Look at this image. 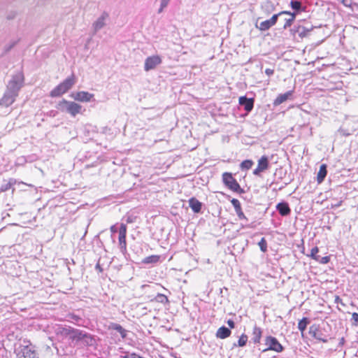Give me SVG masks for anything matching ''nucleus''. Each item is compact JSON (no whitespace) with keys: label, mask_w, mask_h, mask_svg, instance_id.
Returning <instances> with one entry per match:
<instances>
[{"label":"nucleus","mask_w":358,"mask_h":358,"mask_svg":"<svg viewBox=\"0 0 358 358\" xmlns=\"http://www.w3.org/2000/svg\"><path fill=\"white\" fill-rule=\"evenodd\" d=\"M83 334L84 332L83 331L72 328L69 336V338L73 341H80L83 338Z\"/></svg>","instance_id":"obj_21"},{"label":"nucleus","mask_w":358,"mask_h":358,"mask_svg":"<svg viewBox=\"0 0 358 358\" xmlns=\"http://www.w3.org/2000/svg\"><path fill=\"white\" fill-rule=\"evenodd\" d=\"M151 301H155L164 305L169 303L168 297L162 294H157V295L153 299H152Z\"/></svg>","instance_id":"obj_28"},{"label":"nucleus","mask_w":358,"mask_h":358,"mask_svg":"<svg viewBox=\"0 0 358 358\" xmlns=\"http://www.w3.org/2000/svg\"><path fill=\"white\" fill-rule=\"evenodd\" d=\"M339 131H340L343 135H344V136H348V135H350V134H349V133H345V132L343 131V129H341L339 130Z\"/></svg>","instance_id":"obj_50"},{"label":"nucleus","mask_w":358,"mask_h":358,"mask_svg":"<svg viewBox=\"0 0 358 358\" xmlns=\"http://www.w3.org/2000/svg\"><path fill=\"white\" fill-rule=\"evenodd\" d=\"M318 252H319V249L317 246L313 248L310 251V257L316 261V257H320V255H317Z\"/></svg>","instance_id":"obj_38"},{"label":"nucleus","mask_w":358,"mask_h":358,"mask_svg":"<svg viewBox=\"0 0 358 358\" xmlns=\"http://www.w3.org/2000/svg\"><path fill=\"white\" fill-rule=\"evenodd\" d=\"M258 245L260 248V250L263 252H265L267 250V243H266L265 238H262V239L259 242Z\"/></svg>","instance_id":"obj_37"},{"label":"nucleus","mask_w":358,"mask_h":358,"mask_svg":"<svg viewBox=\"0 0 358 358\" xmlns=\"http://www.w3.org/2000/svg\"><path fill=\"white\" fill-rule=\"evenodd\" d=\"M170 0H161L160 8L158 10V13H161L164 9L168 6Z\"/></svg>","instance_id":"obj_40"},{"label":"nucleus","mask_w":358,"mask_h":358,"mask_svg":"<svg viewBox=\"0 0 358 358\" xmlns=\"http://www.w3.org/2000/svg\"><path fill=\"white\" fill-rule=\"evenodd\" d=\"M310 322V321L308 317H303L298 323L299 330L303 334Z\"/></svg>","instance_id":"obj_29"},{"label":"nucleus","mask_w":358,"mask_h":358,"mask_svg":"<svg viewBox=\"0 0 358 358\" xmlns=\"http://www.w3.org/2000/svg\"><path fill=\"white\" fill-rule=\"evenodd\" d=\"M108 18V14L106 12H103L100 17L93 23L92 27L94 32H97L101 29L106 25V21Z\"/></svg>","instance_id":"obj_10"},{"label":"nucleus","mask_w":358,"mask_h":358,"mask_svg":"<svg viewBox=\"0 0 358 358\" xmlns=\"http://www.w3.org/2000/svg\"><path fill=\"white\" fill-rule=\"evenodd\" d=\"M95 267H96V270H99V271H100V272L102 271V268L99 264H97Z\"/></svg>","instance_id":"obj_51"},{"label":"nucleus","mask_w":358,"mask_h":358,"mask_svg":"<svg viewBox=\"0 0 358 358\" xmlns=\"http://www.w3.org/2000/svg\"><path fill=\"white\" fill-rule=\"evenodd\" d=\"M15 183V181L14 179H10L7 183L1 185V191L6 192V191L8 190Z\"/></svg>","instance_id":"obj_35"},{"label":"nucleus","mask_w":358,"mask_h":358,"mask_svg":"<svg viewBox=\"0 0 358 358\" xmlns=\"http://www.w3.org/2000/svg\"><path fill=\"white\" fill-rule=\"evenodd\" d=\"M269 162L268 159L266 156L264 155L262 156L259 160H258V164L257 166H259V168L264 171L268 168Z\"/></svg>","instance_id":"obj_27"},{"label":"nucleus","mask_w":358,"mask_h":358,"mask_svg":"<svg viewBox=\"0 0 358 358\" xmlns=\"http://www.w3.org/2000/svg\"><path fill=\"white\" fill-rule=\"evenodd\" d=\"M231 333V331L229 328H227L224 326H222L217 329V331L216 332V336H217V338H219L221 339H224V338L229 337L230 336Z\"/></svg>","instance_id":"obj_19"},{"label":"nucleus","mask_w":358,"mask_h":358,"mask_svg":"<svg viewBox=\"0 0 358 358\" xmlns=\"http://www.w3.org/2000/svg\"><path fill=\"white\" fill-rule=\"evenodd\" d=\"M17 96V94L16 93L6 90L3 96L0 100V105L8 107L14 103Z\"/></svg>","instance_id":"obj_8"},{"label":"nucleus","mask_w":358,"mask_h":358,"mask_svg":"<svg viewBox=\"0 0 358 358\" xmlns=\"http://www.w3.org/2000/svg\"><path fill=\"white\" fill-rule=\"evenodd\" d=\"M309 334L317 340H319L323 343L327 342V339L322 336V334L320 333L318 327L316 325H312L309 328Z\"/></svg>","instance_id":"obj_17"},{"label":"nucleus","mask_w":358,"mask_h":358,"mask_svg":"<svg viewBox=\"0 0 358 358\" xmlns=\"http://www.w3.org/2000/svg\"><path fill=\"white\" fill-rule=\"evenodd\" d=\"M231 204L233 205V206H234V208L235 209V211L236 213V215H237L238 219L241 220H245L247 221L248 219L245 216L243 212L242 211L240 201L238 199H233L231 201Z\"/></svg>","instance_id":"obj_14"},{"label":"nucleus","mask_w":358,"mask_h":358,"mask_svg":"<svg viewBox=\"0 0 358 358\" xmlns=\"http://www.w3.org/2000/svg\"><path fill=\"white\" fill-rule=\"evenodd\" d=\"M352 320L355 322L356 325H358V313H354L352 315Z\"/></svg>","instance_id":"obj_44"},{"label":"nucleus","mask_w":358,"mask_h":358,"mask_svg":"<svg viewBox=\"0 0 358 358\" xmlns=\"http://www.w3.org/2000/svg\"><path fill=\"white\" fill-rule=\"evenodd\" d=\"M329 260H330V258L328 256H325V257L320 256L319 257H316V261L318 262L319 263L323 264H327L329 262Z\"/></svg>","instance_id":"obj_39"},{"label":"nucleus","mask_w":358,"mask_h":358,"mask_svg":"<svg viewBox=\"0 0 358 358\" xmlns=\"http://www.w3.org/2000/svg\"><path fill=\"white\" fill-rule=\"evenodd\" d=\"M282 15V13L281 12L274 14L269 20L271 21V23L273 25H275L278 21V18Z\"/></svg>","instance_id":"obj_41"},{"label":"nucleus","mask_w":358,"mask_h":358,"mask_svg":"<svg viewBox=\"0 0 358 358\" xmlns=\"http://www.w3.org/2000/svg\"><path fill=\"white\" fill-rule=\"evenodd\" d=\"M17 358H38L35 347L28 341H24L15 350Z\"/></svg>","instance_id":"obj_2"},{"label":"nucleus","mask_w":358,"mask_h":358,"mask_svg":"<svg viewBox=\"0 0 358 358\" xmlns=\"http://www.w3.org/2000/svg\"><path fill=\"white\" fill-rule=\"evenodd\" d=\"M263 172V171L257 166V167L253 171V174L255 176H259L260 173Z\"/></svg>","instance_id":"obj_45"},{"label":"nucleus","mask_w":358,"mask_h":358,"mask_svg":"<svg viewBox=\"0 0 358 358\" xmlns=\"http://www.w3.org/2000/svg\"><path fill=\"white\" fill-rule=\"evenodd\" d=\"M312 30L311 28H306L303 26H294L292 29L291 32L294 34H298L299 37L303 38L307 36L308 33Z\"/></svg>","instance_id":"obj_13"},{"label":"nucleus","mask_w":358,"mask_h":358,"mask_svg":"<svg viewBox=\"0 0 358 358\" xmlns=\"http://www.w3.org/2000/svg\"><path fill=\"white\" fill-rule=\"evenodd\" d=\"M224 184L233 192L242 194L245 191L241 187L236 180L232 176L231 173H224L222 174Z\"/></svg>","instance_id":"obj_4"},{"label":"nucleus","mask_w":358,"mask_h":358,"mask_svg":"<svg viewBox=\"0 0 358 358\" xmlns=\"http://www.w3.org/2000/svg\"><path fill=\"white\" fill-rule=\"evenodd\" d=\"M262 9H264L265 13L268 15L274 10V6L271 2H266L264 6H262Z\"/></svg>","instance_id":"obj_36"},{"label":"nucleus","mask_w":358,"mask_h":358,"mask_svg":"<svg viewBox=\"0 0 358 358\" xmlns=\"http://www.w3.org/2000/svg\"><path fill=\"white\" fill-rule=\"evenodd\" d=\"M57 108L63 112L66 113L72 117H76L78 114L83 113V106L74 101L62 99L57 106Z\"/></svg>","instance_id":"obj_1"},{"label":"nucleus","mask_w":358,"mask_h":358,"mask_svg":"<svg viewBox=\"0 0 358 358\" xmlns=\"http://www.w3.org/2000/svg\"><path fill=\"white\" fill-rule=\"evenodd\" d=\"M265 344L268 346L263 351L273 350L280 352L283 350L282 345L278 342L276 338L271 336H267L265 339Z\"/></svg>","instance_id":"obj_6"},{"label":"nucleus","mask_w":358,"mask_h":358,"mask_svg":"<svg viewBox=\"0 0 358 358\" xmlns=\"http://www.w3.org/2000/svg\"><path fill=\"white\" fill-rule=\"evenodd\" d=\"M227 324L231 329L234 328V327H235V322L232 320H229L227 321Z\"/></svg>","instance_id":"obj_47"},{"label":"nucleus","mask_w":358,"mask_h":358,"mask_svg":"<svg viewBox=\"0 0 358 358\" xmlns=\"http://www.w3.org/2000/svg\"><path fill=\"white\" fill-rule=\"evenodd\" d=\"M76 83V79L73 74L66 78L62 83L56 86L51 92L50 96L57 97L67 92Z\"/></svg>","instance_id":"obj_3"},{"label":"nucleus","mask_w":358,"mask_h":358,"mask_svg":"<svg viewBox=\"0 0 358 358\" xmlns=\"http://www.w3.org/2000/svg\"><path fill=\"white\" fill-rule=\"evenodd\" d=\"M71 96L76 101L80 102H89L94 97L93 94L88 92L80 91L71 94Z\"/></svg>","instance_id":"obj_9"},{"label":"nucleus","mask_w":358,"mask_h":358,"mask_svg":"<svg viewBox=\"0 0 358 358\" xmlns=\"http://www.w3.org/2000/svg\"><path fill=\"white\" fill-rule=\"evenodd\" d=\"M84 345L87 346H92L95 344V339L89 334L84 332L82 340Z\"/></svg>","instance_id":"obj_26"},{"label":"nucleus","mask_w":358,"mask_h":358,"mask_svg":"<svg viewBox=\"0 0 358 358\" xmlns=\"http://www.w3.org/2000/svg\"><path fill=\"white\" fill-rule=\"evenodd\" d=\"M327 165L322 164L320 167V170H319V171L317 173V181L319 184L322 183L324 181L325 177L327 176Z\"/></svg>","instance_id":"obj_22"},{"label":"nucleus","mask_w":358,"mask_h":358,"mask_svg":"<svg viewBox=\"0 0 358 358\" xmlns=\"http://www.w3.org/2000/svg\"><path fill=\"white\" fill-rule=\"evenodd\" d=\"M338 300H340V298H339L338 296H336V300H335V301H336V302H338Z\"/></svg>","instance_id":"obj_52"},{"label":"nucleus","mask_w":358,"mask_h":358,"mask_svg":"<svg viewBox=\"0 0 358 358\" xmlns=\"http://www.w3.org/2000/svg\"><path fill=\"white\" fill-rule=\"evenodd\" d=\"M254 99L248 98L245 96L239 98V104L244 108V110L249 113L254 107Z\"/></svg>","instance_id":"obj_11"},{"label":"nucleus","mask_w":358,"mask_h":358,"mask_svg":"<svg viewBox=\"0 0 358 358\" xmlns=\"http://www.w3.org/2000/svg\"><path fill=\"white\" fill-rule=\"evenodd\" d=\"M293 92H294L293 90H289V91L285 92V94H280L276 97V99L274 100L273 105L275 106H279L280 104L286 101L287 99H289L292 96Z\"/></svg>","instance_id":"obj_16"},{"label":"nucleus","mask_w":358,"mask_h":358,"mask_svg":"<svg viewBox=\"0 0 358 358\" xmlns=\"http://www.w3.org/2000/svg\"><path fill=\"white\" fill-rule=\"evenodd\" d=\"M189 206L194 213H198L201 210L202 203L196 198L192 197L189 200Z\"/></svg>","instance_id":"obj_18"},{"label":"nucleus","mask_w":358,"mask_h":358,"mask_svg":"<svg viewBox=\"0 0 358 358\" xmlns=\"http://www.w3.org/2000/svg\"><path fill=\"white\" fill-rule=\"evenodd\" d=\"M119 244L122 250H125L127 248L126 235L119 234Z\"/></svg>","instance_id":"obj_33"},{"label":"nucleus","mask_w":358,"mask_h":358,"mask_svg":"<svg viewBox=\"0 0 358 358\" xmlns=\"http://www.w3.org/2000/svg\"><path fill=\"white\" fill-rule=\"evenodd\" d=\"M110 231L114 234V233H116L117 232V229L115 228V226L113 225L111 226L110 227Z\"/></svg>","instance_id":"obj_49"},{"label":"nucleus","mask_w":358,"mask_h":358,"mask_svg":"<svg viewBox=\"0 0 358 358\" xmlns=\"http://www.w3.org/2000/svg\"><path fill=\"white\" fill-rule=\"evenodd\" d=\"M110 329H113L120 333L122 338H125L127 335V331L124 329L120 324L117 323H111L109 326Z\"/></svg>","instance_id":"obj_20"},{"label":"nucleus","mask_w":358,"mask_h":358,"mask_svg":"<svg viewBox=\"0 0 358 358\" xmlns=\"http://www.w3.org/2000/svg\"><path fill=\"white\" fill-rule=\"evenodd\" d=\"M71 329H72V327H59L57 329V334H61L64 336H70V334H71Z\"/></svg>","instance_id":"obj_34"},{"label":"nucleus","mask_w":358,"mask_h":358,"mask_svg":"<svg viewBox=\"0 0 358 358\" xmlns=\"http://www.w3.org/2000/svg\"><path fill=\"white\" fill-rule=\"evenodd\" d=\"M17 43V41H12L4 47L5 52H9Z\"/></svg>","instance_id":"obj_42"},{"label":"nucleus","mask_w":358,"mask_h":358,"mask_svg":"<svg viewBox=\"0 0 358 358\" xmlns=\"http://www.w3.org/2000/svg\"><path fill=\"white\" fill-rule=\"evenodd\" d=\"M253 162L250 159H246L241 162L240 166L241 170H249L253 165Z\"/></svg>","instance_id":"obj_32"},{"label":"nucleus","mask_w":358,"mask_h":358,"mask_svg":"<svg viewBox=\"0 0 358 358\" xmlns=\"http://www.w3.org/2000/svg\"><path fill=\"white\" fill-rule=\"evenodd\" d=\"M248 341V336L245 334H242L239 338L237 343H234V347L239 346L243 347L246 345Z\"/></svg>","instance_id":"obj_31"},{"label":"nucleus","mask_w":358,"mask_h":358,"mask_svg":"<svg viewBox=\"0 0 358 358\" xmlns=\"http://www.w3.org/2000/svg\"><path fill=\"white\" fill-rule=\"evenodd\" d=\"M282 15H287V17H285L284 21L285 24H283V29H287L290 27L293 24L294 21L296 18V13H291L290 11H281Z\"/></svg>","instance_id":"obj_12"},{"label":"nucleus","mask_w":358,"mask_h":358,"mask_svg":"<svg viewBox=\"0 0 358 358\" xmlns=\"http://www.w3.org/2000/svg\"><path fill=\"white\" fill-rule=\"evenodd\" d=\"M255 26L259 30L264 31L268 30L271 27H273V24L271 23L270 20H266L261 22L260 23H258V21H257Z\"/></svg>","instance_id":"obj_25"},{"label":"nucleus","mask_w":358,"mask_h":358,"mask_svg":"<svg viewBox=\"0 0 358 358\" xmlns=\"http://www.w3.org/2000/svg\"><path fill=\"white\" fill-rule=\"evenodd\" d=\"M262 331L261 328H259L257 326H255L253 328V331H252V341H253L254 343H255V344L259 343L261 338H262Z\"/></svg>","instance_id":"obj_23"},{"label":"nucleus","mask_w":358,"mask_h":358,"mask_svg":"<svg viewBox=\"0 0 358 358\" xmlns=\"http://www.w3.org/2000/svg\"><path fill=\"white\" fill-rule=\"evenodd\" d=\"M13 17L8 16V19H11Z\"/></svg>","instance_id":"obj_54"},{"label":"nucleus","mask_w":358,"mask_h":358,"mask_svg":"<svg viewBox=\"0 0 358 358\" xmlns=\"http://www.w3.org/2000/svg\"><path fill=\"white\" fill-rule=\"evenodd\" d=\"M159 260V256L158 255H150L145 257L143 260V263L144 264H155L157 263Z\"/></svg>","instance_id":"obj_30"},{"label":"nucleus","mask_w":358,"mask_h":358,"mask_svg":"<svg viewBox=\"0 0 358 358\" xmlns=\"http://www.w3.org/2000/svg\"><path fill=\"white\" fill-rule=\"evenodd\" d=\"M343 341H344V338H342V339H341V343H343Z\"/></svg>","instance_id":"obj_53"},{"label":"nucleus","mask_w":358,"mask_h":358,"mask_svg":"<svg viewBox=\"0 0 358 358\" xmlns=\"http://www.w3.org/2000/svg\"><path fill=\"white\" fill-rule=\"evenodd\" d=\"M274 73V71L273 69H266L265 70V73L268 76H271Z\"/></svg>","instance_id":"obj_46"},{"label":"nucleus","mask_w":358,"mask_h":358,"mask_svg":"<svg viewBox=\"0 0 358 358\" xmlns=\"http://www.w3.org/2000/svg\"><path fill=\"white\" fill-rule=\"evenodd\" d=\"M23 83L24 76L22 73L18 72L15 74L9 81L7 85V90L16 93L18 95V92L22 87Z\"/></svg>","instance_id":"obj_5"},{"label":"nucleus","mask_w":358,"mask_h":358,"mask_svg":"<svg viewBox=\"0 0 358 358\" xmlns=\"http://www.w3.org/2000/svg\"><path fill=\"white\" fill-rule=\"evenodd\" d=\"M162 63V59L158 55L148 57L145 60L144 69L146 71L154 69Z\"/></svg>","instance_id":"obj_7"},{"label":"nucleus","mask_w":358,"mask_h":358,"mask_svg":"<svg viewBox=\"0 0 358 358\" xmlns=\"http://www.w3.org/2000/svg\"><path fill=\"white\" fill-rule=\"evenodd\" d=\"M276 209L282 216H287L291 213V209L287 202H280L277 204Z\"/></svg>","instance_id":"obj_15"},{"label":"nucleus","mask_w":358,"mask_h":358,"mask_svg":"<svg viewBox=\"0 0 358 358\" xmlns=\"http://www.w3.org/2000/svg\"><path fill=\"white\" fill-rule=\"evenodd\" d=\"M119 234L127 235V226L122 223L119 229Z\"/></svg>","instance_id":"obj_43"},{"label":"nucleus","mask_w":358,"mask_h":358,"mask_svg":"<svg viewBox=\"0 0 358 358\" xmlns=\"http://www.w3.org/2000/svg\"><path fill=\"white\" fill-rule=\"evenodd\" d=\"M290 6L294 10V13H296V15L301 11H304L306 9V7L302 6L301 2L297 0H292Z\"/></svg>","instance_id":"obj_24"},{"label":"nucleus","mask_w":358,"mask_h":358,"mask_svg":"<svg viewBox=\"0 0 358 358\" xmlns=\"http://www.w3.org/2000/svg\"><path fill=\"white\" fill-rule=\"evenodd\" d=\"M341 3L345 6H349L351 3V1L350 0H341Z\"/></svg>","instance_id":"obj_48"}]
</instances>
